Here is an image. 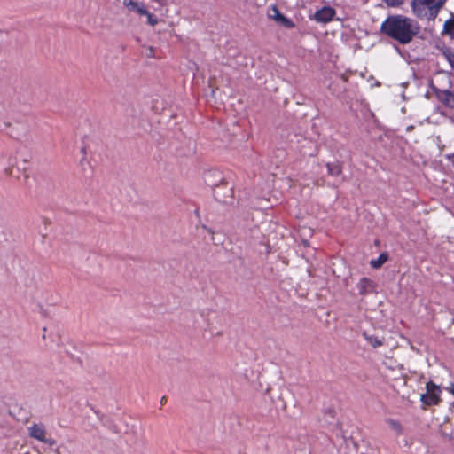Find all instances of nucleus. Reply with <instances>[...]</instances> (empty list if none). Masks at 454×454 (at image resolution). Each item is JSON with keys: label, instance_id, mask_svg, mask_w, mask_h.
<instances>
[{"label": "nucleus", "instance_id": "14", "mask_svg": "<svg viewBox=\"0 0 454 454\" xmlns=\"http://www.w3.org/2000/svg\"><path fill=\"white\" fill-rule=\"evenodd\" d=\"M444 30L448 34L454 32V20H448L444 23Z\"/></svg>", "mask_w": 454, "mask_h": 454}, {"label": "nucleus", "instance_id": "4", "mask_svg": "<svg viewBox=\"0 0 454 454\" xmlns=\"http://www.w3.org/2000/svg\"><path fill=\"white\" fill-rule=\"evenodd\" d=\"M427 392L420 395V401L427 406L436 405L440 402L441 388L433 382H427Z\"/></svg>", "mask_w": 454, "mask_h": 454}, {"label": "nucleus", "instance_id": "1", "mask_svg": "<svg viewBox=\"0 0 454 454\" xmlns=\"http://www.w3.org/2000/svg\"><path fill=\"white\" fill-rule=\"evenodd\" d=\"M381 31L402 44L409 43L419 32V26L412 19L394 15L381 24Z\"/></svg>", "mask_w": 454, "mask_h": 454}, {"label": "nucleus", "instance_id": "2", "mask_svg": "<svg viewBox=\"0 0 454 454\" xmlns=\"http://www.w3.org/2000/svg\"><path fill=\"white\" fill-rule=\"evenodd\" d=\"M446 0H411L412 12L419 19L434 20Z\"/></svg>", "mask_w": 454, "mask_h": 454}, {"label": "nucleus", "instance_id": "15", "mask_svg": "<svg viewBox=\"0 0 454 454\" xmlns=\"http://www.w3.org/2000/svg\"><path fill=\"white\" fill-rule=\"evenodd\" d=\"M386 2L390 6H399L403 3V0H387Z\"/></svg>", "mask_w": 454, "mask_h": 454}, {"label": "nucleus", "instance_id": "12", "mask_svg": "<svg viewBox=\"0 0 454 454\" xmlns=\"http://www.w3.org/2000/svg\"><path fill=\"white\" fill-rule=\"evenodd\" d=\"M326 167L330 176H339L341 174V168L339 163H328Z\"/></svg>", "mask_w": 454, "mask_h": 454}, {"label": "nucleus", "instance_id": "5", "mask_svg": "<svg viewBox=\"0 0 454 454\" xmlns=\"http://www.w3.org/2000/svg\"><path fill=\"white\" fill-rule=\"evenodd\" d=\"M29 435L40 442H45L49 445L55 444V441L51 438L47 437V433L44 427L42 425H33L28 427Z\"/></svg>", "mask_w": 454, "mask_h": 454}, {"label": "nucleus", "instance_id": "9", "mask_svg": "<svg viewBox=\"0 0 454 454\" xmlns=\"http://www.w3.org/2000/svg\"><path fill=\"white\" fill-rule=\"evenodd\" d=\"M373 288V282L366 278H361L357 283V289L360 294H369L372 292Z\"/></svg>", "mask_w": 454, "mask_h": 454}, {"label": "nucleus", "instance_id": "7", "mask_svg": "<svg viewBox=\"0 0 454 454\" xmlns=\"http://www.w3.org/2000/svg\"><path fill=\"white\" fill-rule=\"evenodd\" d=\"M269 16L270 19L274 20L277 23H278L279 25L285 27H293L294 26V24L290 20H288L287 18H286L279 11L278 9L276 7V6H273L270 12H269Z\"/></svg>", "mask_w": 454, "mask_h": 454}, {"label": "nucleus", "instance_id": "11", "mask_svg": "<svg viewBox=\"0 0 454 454\" xmlns=\"http://www.w3.org/2000/svg\"><path fill=\"white\" fill-rule=\"evenodd\" d=\"M363 335L365 338V340H367V342L370 343L374 348L380 347L383 344L382 339H380L373 334H369L367 333H364Z\"/></svg>", "mask_w": 454, "mask_h": 454}, {"label": "nucleus", "instance_id": "18", "mask_svg": "<svg viewBox=\"0 0 454 454\" xmlns=\"http://www.w3.org/2000/svg\"><path fill=\"white\" fill-rule=\"evenodd\" d=\"M329 412H330V415H331L332 417H333V415H334L333 411H330Z\"/></svg>", "mask_w": 454, "mask_h": 454}, {"label": "nucleus", "instance_id": "17", "mask_svg": "<svg viewBox=\"0 0 454 454\" xmlns=\"http://www.w3.org/2000/svg\"><path fill=\"white\" fill-rule=\"evenodd\" d=\"M446 390L454 396V383H450V385L446 387Z\"/></svg>", "mask_w": 454, "mask_h": 454}, {"label": "nucleus", "instance_id": "10", "mask_svg": "<svg viewBox=\"0 0 454 454\" xmlns=\"http://www.w3.org/2000/svg\"><path fill=\"white\" fill-rule=\"evenodd\" d=\"M20 167L16 166V160H9V166L4 169V172L6 175L19 179L20 178Z\"/></svg>", "mask_w": 454, "mask_h": 454}, {"label": "nucleus", "instance_id": "6", "mask_svg": "<svg viewBox=\"0 0 454 454\" xmlns=\"http://www.w3.org/2000/svg\"><path fill=\"white\" fill-rule=\"evenodd\" d=\"M334 16L335 10L332 7L325 6L315 12L314 19L317 22L327 23L331 21Z\"/></svg>", "mask_w": 454, "mask_h": 454}, {"label": "nucleus", "instance_id": "16", "mask_svg": "<svg viewBox=\"0 0 454 454\" xmlns=\"http://www.w3.org/2000/svg\"><path fill=\"white\" fill-rule=\"evenodd\" d=\"M447 59H448V61L450 63V65L452 67V68L454 69V54H450L447 56Z\"/></svg>", "mask_w": 454, "mask_h": 454}, {"label": "nucleus", "instance_id": "13", "mask_svg": "<svg viewBox=\"0 0 454 454\" xmlns=\"http://www.w3.org/2000/svg\"><path fill=\"white\" fill-rule=\"evenodd\" d=\"M387 260L386 254H380L377 259L372 260L370 264L372 268L378 269L382 266Z\"/></svg>", "mask_w": 454, "mask_h": 454}, {"label": "nucleus", "instance_id": "8", "mask_svg": "<svg viewBox=\"0 0 454 454\" xmlns=\"http://www.w3.org/2000/svg\"><path fill=\"white\" fill-rule=\"evenodd\" d=\"M437 98L448 107H454V92L447 90H438Z\"/></svg>", "mask_w": 454, "mask_h": 454}, {"label": "nucleus", "instance_id": "3", "mask_svg": "<svg viewBox=\"0 0 454 454\" xmlns=\"http://www.w3.org/2000/svg\"><path fill=\"white\" fill-rule=\"evenodd\" d=\"M122 4L129 12H136L140 16H145L147 18V23L152 27L158 24V19L147 10L144 3L134 0H123Z\"/></svg>", "mask_w": 454, "mask_h": 454}]
</instances>
